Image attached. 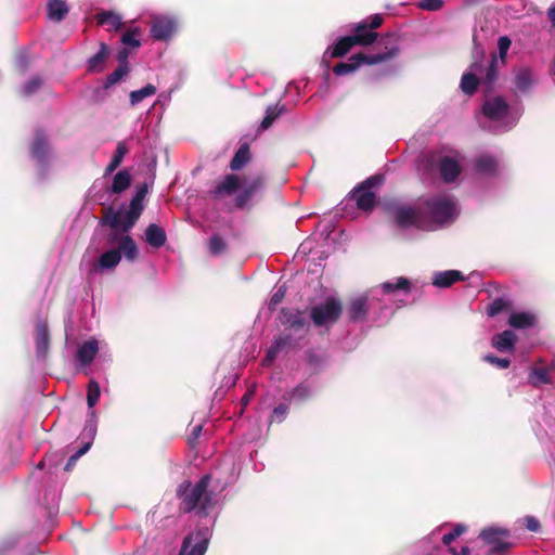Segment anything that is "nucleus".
<instances>
[{"label": "nucleus", "instance_id": "nucleus-41", "mask_svg": "<svg viewBox=\"0 0 555 555\" xmlns=\"http://www.w3.org/2000/svg\"><path fill=\"white\" fill-rule=\"evenodd\" d=\"M496 59L492 57L489 66L487 68L483 67L482 76H479L488 87H491L496 79Z\"/></svg>", "mask_w": 555, "mask_h": 555}, {"label": "nucleus", "instance_id": "nucleus-43", "mask_svg": "<svg viewBox=\"0 0 555 555\" xmlns=\"http://www.w3.org/2000/svg\"><path fill=\"white\" fill-rule=\"evenodd\" d=\"M289 404L288 401L283 400V402L276 405L272 412L271 422L282 423L287 415Z\"/></svg>", "mask_w": 555, "mask_h": 555}, {"label": "nucleus", "instance_id": "nucleus-55", "mask_svg": "<svg viewBox=\"0 0 555 555\" xmlns=\"http://www.w3.org/2000/svg\"><path fill=\"white\" fill-rule=\"evenodd\" d=\"M27 56H26V53H20L17 55V59H16V66L21 69V70H25L26 67H27Z\"/></svg>", "mask_w": 555, "mask_h": 555}, {"label": "nucleus", "instance_id": "nucleus-14", "mask_svg": "<svg viewBox=\"0 0 555 555\" xmlns=\"http://www.w3.org/2000/svg\"><path fill=\"white\" fill-rule=\"evenodd\" d=\"M462 169L459 154L446 155L439 162V173L446 183L454 182L461 175Z\"/></svg>", "mask_w": 555, "mask_h": 555}, {"label": "nucleus", "instance_id": "nucleus-47", "mask_svg": "<svg viewBox=\"0 0 555 555\" xmlns=\"http://www.w3.org/2000/svg\"><path fill=\"white\" fill-rule=\"evenodd\" d=\"M483 360L490 364L498 366L499 369H507L511 364V361L506 358H498L493 354H486Z\"/></svg>", "mask_w": 555, "mask_h": 555}, {"label": "nucleus", "instance_id": "nucleus-62", "mask_svg": "<svg viewBox=\"0 0 555 555\" xmlns=\"http://www.w3.org/2000/svg\"><path fill=\"white\" fill-rule=\"evenodd\" d=\"M327 79H328V75H326L325 86H328Z\"/></svg>", "mask_w": 555, "mask_h": 555}, {"label": "nucleus", "instance_id": "nucleus-25", "mask_svg": "<svg viewBox=\"0 0 555 555\" xmlns=\"http://www.w3.org/2000/svg\"><path fill=\"white\" fill-rule=\"evenodd\" d=\"M145 240L151 247L160 248L165 245L167 235L159 225L151 223L145 230Z\"/></svg>", "mask_w": 555, "mask_h": 555}, {"label": "nucleus", "instance_id": "nucleus-48", "mask_svg": "<svg viewBox=\"0 0 555 555\" xmlns=\"http://www.w3.org/2000/svg\"><path fill=\"white\" fill-rule=\"evenodd\" d=\"M129 152V147L125 141L118 142L116 150L114 152V155L112 157V160L121 164L125 155Z\"/></svg>", "mask_w": 555, "mask_h": 555}, {"label": "nucleus", "instance_id": "nucleus-28", "mask_svg": "<svg viewBox=\"0 0 555 555\" xmlns=\"http://www.w3.org/2000/svg\"><path fill=\"white\" fill-rule=\"evenodd\" d=\"M508 324L517 330L530 328L535 325V317L530 312H514L508 318Z\"/></svg>", "mask_w": 555, "mask_h": 555}, {"label": "nucleus", "instance_id": "nucleus-49", "mask_svg": "<svg viewBox=\"0 0 555 555\" xmlns=\"http://www.w3.org/2000/svg\"><path fill=\"white\" fill-rule=\"evenodd\" d=\"M285 294H286L285 286L281 285V286L276 287L275 292L271 296V299L269 302V308L274 309L283 300Z\"/></svg>", "mask_w": 555, "mask_h": 555}, {"label": "nucleus", "instance_id": "nucleus-31", "mask_svg": "<svg viewBox=\"0 0 555 555\" xmlns=\"http://www.w3.org/2000/svg\"><path fill=\"white\" fill-rule=\"evenodd\" d=\"M313 390L308 384H300L295 387L291 392L283 396V400L289 403H300L309 399Z\"/></svg>", "mask_w": 555, "mask_h": 555}, {"label": "nucleus", "instance_id": "nucleus-7", "mask_svg": "<svg viewBox=\"0 0 555 555\" xmlns=\"http://www.w3.org/2000/svg\"><path fill=\"white\" fill-rule=\"evenodd\" d=\"M145 192L140 190L132 197L129 206H121L106 216L105 222L115 231L128 232L135 224L143 210Z\"/></svg>", "mask_w": 555, "mask_h": 555}, {"label": "nucleus", "instance_id": "nucleus-44", "mask_svg": "<svg viewBox=\"0 0 555 555\" xmlns=\"http://www.w3.org/2000/svg\"><path fill=\"white\" fill-rule=\"evenodd\" d=\"M139 29L134 28L132 30H128L121 36V42L125 46L131 47V48H138L140 47V40H139Z\"/></svg>", "mask_w": 555, "mask_h": 555}, {"label": "nucleus", "instance_id": "nucleus-58", "mask_svg": "<svg viewBox=\"0 0 555 555\" xmlns=\"http://www.w3.org/2000/svg\"><path fill=\"white\" fill-rule=\"evenodd\" d=\"M118 166H119L118 163L111 159L109 164L105 168L104 176L106 177V176L113 173L117 169Z\"/></svg>", "mask_w": 555, "mask_h": 555}, {"label": "nucleus", "instance_id": "nucleus-17", "mask_svg": "<svg viewBox=\"0 0 555 555\" xmlns=\"http://www.w3.org/2000/svg\"><path fill=\"white\" fill-rule=\"evenodd\" d=\"M483 74V64L481 62L475 61L468 73H465L461 79V89L466 94H473L479 82V76Z\"/></svg>", "mask_w": 555, "mask_h": 555}, {"label": "nucleus", "instance_id": "nucleus-10", "mask_svg": "<svg viewBox=\"0 0 555 555\" xmlns=\"http://www.w3.org/2000/svg\"><path fill=\"white\" fill-rule=\"evenodd\" d=\"M210 535L208 527L198 528L185 537L179 555H205Z\"/></svg>", "mask_w": 555, "mask_h": 555}, {"label": "nucleus", "instance_id": "nucleus-18", "mask_svg": "<svg viewBox=\"0 0 555 555\" xmlns=\"http://www.w3.org/2000/svg\"><path fill=\"white\" fill-rule=\"evenodd\" d=\"M99 343L95 338H91L85 343H82L77 349V360L80 365L86 366L89 365L96 353L99 352Z\"/></svg>", "mask_w": 555, "mask_h": 555}, {"label": "nucleus", "instance_id": "nucleus-24", "mask_svg": "<svg viewBox=\"0 0 555 555\" xmlns=\"http://www.w3.org/2000/svg\"><path fill=\"white\" fill-rule=\"evenodd\" d=\"M464 280V274L457 270H447L436 272L433 278V284L437 287H449L457 281Z\"/></svg>", "mask_w": 555, "mask_h": 555}, {"label": "nucleus", "instance_id": "nucleus-21", "mask_svg": "<svg viewBox=\"0 0 555 555\" xmlns=\"http://www.w3.org/2000/svg\"><path fill=\"white\" fill-rule=\"evenodd\" d=\"M37 357L44 358L49 350V331L44 321H38L36 325Z\"/></svg>", "mask_w": 555, "mask_h": 555}, {"label": "nucleus", "instance_id": "nucleus-30", "mask_svg": "<svg viewBox=\"0 0 555 555\" xmlns=\"http://www.w3.org/2000/svg\"><path fill=\"white\" fill-rule=\"evenodd\" d=\"M96 21L102 26H107L108 30L117 31L122 27L121 17L111 11H103L96 14Z\"/></svg>", "mask_w": 555, "mask_h": 555}, {"label": "nucleus", "instance_id": "nucleus-6", "mask_svg": "<svg viewBox=\"0 0 555 555\" xmlns=\"http://www.w3.org/2000/svg\"><path fill=\"white\" fill-rule=\"evenodd\" d=\"M385 51L372 55L358 53L352 55L348 62H341L335 65L333 72L337 76L350 74L358 69L362 64H377L396 57L400 51L399 38L397 35L389 34L382 39Z\"/></svg>", "mask_w": 555, "mask_h": 555}, {"label": "nucleus", "instance_id": "nucleus-34", "mask_svg": "<svg viewBox=\"0 0 555 555\" xmlns=\"http://www.w3.org/2000/svg\"><path fill=\"white\" fill-rule=\"evenodd\" d=\"M101 396L100 384L95 379H91L87 386V405L88 410H94Z\"/></svg>", "mask_w": 555, "mask_h": 555}, {"label": "nucleus", "instance_id": "nucleus-2", "mask_svg": "<svg viewBox=\"0 0 555 555\" xmlns=\"http://www.w3.org/2000/svg\"><path fill=\"white\" fill-rule=\"evenodd\" d=\"M225 487L227 482L220 483L212 474L205 475L194 486L181 485L178 495L182 501V509L186 513L197 509L198 513L208 515L209 511L219 502L216 492H221Z\"/></svg>", "mask_w": 555, "mask_h": 555}, {"label": "nucleus", "instance_id": "nucleus-23", "mask_svg": "<svg viewBox=\"0 0 555 555\" xmlns=\"http://www.w3.org/2000/svg\"><path fill=\"white\" fill-rule=\"evenodd\" d=\"M292 338L288 335H281L274 339L272 345L268 348L267 354L262 360L263 366H269L276 359L278 354L291 344Z\"/></svg>", "mask_w": 555, "mask_h": 555}, {"label": "nucleus", "instance_id": "nucleus-61", "mask_svg": "<svg viewBox=\"0 0 555 555\" xmlns=\"http://www.w3.org/2000/svg\"><path fill=\"white\" fill-rule=\"evenodd\" d=\"M76 461H77V460H76V459H74V455H72V456L68 459V461H67V463H66V465H65V469H66V470H69V469L75 465Z\"/></svg>", "mask_w": 555, "mask_h": 555}, {"label": "nucleus", "instance_id": "nucleus-16", "mask_svg": "<svg viewBox=\"0 0 555 555\" xmlns=\"http://www.w3.org/2000/svg\"><path fill=\"white\" fill-rule=\"evenodd\" d=\"M263 185L261 177H255L246 180L240 194L236 196V206L246 207L249 202L260 192Z\"/></svg>", "mask_w": 555, "mask_h": 555}, {"label": "nucleus", "instance_id": "nucleus-53", "mask_svg": "<svg viewBox=\"0 0 555 555\" xmlns=\"http://www.w3.org/2000/svg\"><path fill=\"white\" fill-rule=\"evenodd\" d=\"M498 47H499V52H500V56L502 59L505 57L509 47H511V40L508 37L504 36V37H500L499 39V42H498Z\"/></svg>", "mask_w": 555, "mask_h": 555}, {"label": "nucleus", "instance_id": "nucleus-27", "mask_svg": "<svg viewBox=\"0 0 555 555\" xmlns=\"http://www.w3.org/2000/svg\"><path fill=\"white\" fill-rule=\"evenodd\" d=\"M499 169V160L492 155H480L476 159V170L480 175L491 176L494 175Z\"/></svg>", "mask_w": 555, "mask_h": 555}, {"label": "nucleus", "instance_id": "nucleus-1", "mask_svg": "<svg viewBox=\"0 0 555 555\" xmlns=\"http://www.w3.org/2000/svg\"><path fill=\"white\" fill-rule=\"evenodd\" d=\"M459 212L455 199L449 195L422 198L413 206L400 204L391 207L398 227L424 231H437L453 223Z\"/></svg>", "mask_w": 555, "mask_h": 555}, {"label": "nucleus", "instance_id": "nucleus-5", "mask_svg": "<svg viewBox=\"0 0 555 555\" xmlns=\"http://www.w3.org/2000/svg\"><path fill=\"white\" fill-rule=\"evenodd\" d=\"M117 241V248L109 249L103 253L91 267V272L101 273L104 271L115 269L121 260V256L125 257L127 261L133 262L139 255V249L137 243L129 235H121L117 237L114 233L109 240L111 243Z\"/></svg>", "mask_w": 555, "mask_h": 555}, {"label": "nucleus", "instance_id": "nucleus-13", "mask_svg": "<svg viewBox=\"0 0 555 555\" xmlns=\"http://www.w3.org/2000/svg\"><path fill=\"white\" fill-rule=\"evenodd\" d=\"M508 537L507 530L494 527L486 528L480 532V538L489 545V555H499L511 547Z\"/></svg>", "mask_w": 555, "mask_h": 555}, {"label": "nucleus", "instance_id": "nucleus-26", "mask_svg": "<svg viewBox=\"0 0 555 555\" xmlns=\"http://www.w3.org/2000/svg\"><path fill=\"white\" fill-rule=\"evenodd\" d=\"M47 12L49 20L59 23L66 17L69 8L64 0H49L47 3Z\"/></svg>", "mask_w": 555, "mask_h": 555}, {"label": "nucleus", "instance_id": "nucleus-8", "mask_svg": "<svg viewBox=\"0 0 555 555\" xmlns=\"http://www.w3.org/2000/svg\"><path fill=\"white\" fill-rule=\"evenodd\" d=\"M366 24L359 23L354 27L353 34L340 38L332 49L324 53V57H340L351 50L356 44L370 46L377 39V34L374 31H365Z\"/></svg>", "mask_w": 555, "mask_h": 555}, {"label": "nucleus", "instance_id": "nucleus-4", "mask_svg": "<svg viewBox=\"0 0 555 555\" xmlns=\"http://www.w3.org/2000/svg\"><path fill=\"white\" fill-rule=\"evenodd\" d=\"M410 291V282L405 278H397L382 284L379 289H373L370 294L353 299L349 306V317L353 322L362 321L370 308L373 307V300L377 299V294L382 293L387 296V300H392L399 292L408 294Z\"/></svg>", "mask_w": 555, "mask_h": 555}, {"label": "nucleus", "instance_id": "nucleus-9", "mask_svg": "<svg viewBox=\"0 0 555 555\" xmlns=\"http://www.w3.org/2000/svg\"><path fill=\"white\" fill-rule=\"evenodd\" d=\"M341 314V302L335 297H328L324 302L311 309V319L317 326H330Z\"/></svg>", "mask_w": 555, "mask_h": 555}, {"label": "nucleus", "instance_id": "nucleus-54", "mask_svg": "<svg viewBox=\"0 0 555 555\" xmlns=\"http://www.w3.org/2000/svg\"><path fill=\"white\" fill-rule=\"evenodd\" d=\"M525 525L528 530L533 531V532L538 531L539 527H540L538 519H535L534 517H531V516H528L525 518Z\"/></svg>", "mask_w": 555, "mask_h": 555}, {"label": "nucleus", "instance_id": "nucleus-19", "mask_svg": "<svg viewBox=\"0 0 555 555\" xmlns=\"http://www.w3.org/2000/svg\"><path fill=\"white\" fill-rule=\"evenodd\" d=\"M516 341L517 337L515 333L506 330L500 334L494 335L492 337L491 344L498 351L508 352L514 350Z\"/></svg>", "mask_w": 555, "mask_h": 555}, {"label": "nucleus", "instance_id": "nucleus-3", "mask_svg": "<svg viewBox=\"0 0 555 555\" xmlns=\"http://www.w3.org/2000/svg\"><path fill=\"white\" fill-rule=\"evenodd\" d=\"M482 113L487 118L483 128L495 133H503L518 122L522 115V108L519 105H508L501 96H494L486 100Z\"/></svg>", "mask_w": 555, "mask_h": 555}, {"label": "nucleus", "instance_id": "nucleus-12", "mask_svg": "<svg viewBox=\"0 0 555 555\" xmlns=\"http://www.w3.org/2000/svg\"><path fill=\"white\" fill-rule=\"evenodd\" d=\"M178 28V21L171 15H153L151 18V36L158 41L169 40Z\"/></svg>", "mask_w": 555, "mask_h": 555}, {"label": "nucleus", "instance_id": "nucleus-57", "mask_svg": "<svg viewBox=\"0 0 555 555\" xmlns=\"http://www.w3.org/2000/svg\"><path fill=\"white\" fill-rule=\"evenodd\" d=\"M128 55L129 51L127 49H122L118 52L117 60L119 64H127L128 65Z\"/></svg>", "mask_w": 555, "mask_h": 555}, {"label": "nucleus", "instance_id": "nucleus-33", "mask_svg": "<svg viewBox=\"0 0 555 555\" xmlns=\"http://www.w3.org/2000/svg\"><path fill=\"white\" fill-rule=\"evenodd\" d=\"M284 112V106L270 105L266 109L263 119L260 122L259 129L266 130L272 126L275 119L281 116Z\"/></svg>", "mask_w": 555, "mask_h": 555}, {"label": "nucleus", "instance_id": "nucleus-32", "mask_svg": "<svg viewBox=\"0 0 555 555\" xmlns=\"http://www.w3.org/2000/svg\"><path fill=\"white\" fill-rule=\"evenodd\" d=\"M130 183V173L127 170H120L113 178L112 192L115 194L121 193L129 188Z\"/></svg>", "mask_w": 555, "mask_h": 555}, {"label": "nucleus", "instance_id": "nucleus-51", "mask_svg": "<svg viewBox=\"0 0 555 555\" xmlns=\"http://www.w3.org/2000/svg\"><path fill=\"white\" fill-rule=\"evenodd\" d=\"M420 8L427 11H438L442 8V0H421Z\"/></svg>", "mask_w": 555, "mask_h": 555}, {"label": "nucleus", "instance_id": "nucleus-20", "mask_svg": "<svg viewBox=\"0 0 555 555\" xmlns=\"http://www.w3.org/2000/svg\"><path fill=\"white\" fill-rule=\"evenodd\" d=\"M240 185V180L235 175H227L211 191L214 197L219 198L234 193Z\"/></svg>", "mask_w": 555, "mask_h": 555}, {"label": "nucleus", "instance_id": "nucleus-40", "mask_svg": "<svg viewBox=\"0 0 555 555\" xmlns=\"http://www.w3.org/2000/svg\"><path fill=\"white\" fill-rule=\"evenodd\" d=\"M42 85L43 79L39 76H34L21 88V93L24 96H30L35 94Z\"/></svg>", "mask_w": 555, "mask_h": 555}, {"label": "nucleus", "instance_id": "nucleus-45", "mask_svg": "<svg viewBox=\"0 0 555 555\" xmlns=\"http://www.w3.org/2000/svg\"><path fill=\"white\" fill-rule=\"evenodd\" d=\"M225 242L221 236L215 234L209 240V251L210 254L217 256L222 254L225 250Z\"/></svg>", "mask_w": 555, "mask_h": 555}, {"label": "nucleus", "instance_id": "nucleus-35", "mask_svg": "<svg viewBox=\"0 0 555 555\" xmlns=\"http://www.w3.org/2000/svg\"><path fill=\"white\" fill-rule=\"evenodd\" d=\"M249 160V149L246 144L241 145L231 160L230 168L232 170H240Z\"/></svg>", "mask_w": 555, "mask_h": 555}, {"label": "nucleus", "instance_id": "nucleus-42", "mask_svg": "<svg viewBox=\"0 0 555 555\" xmlns=\"http://www.w3.org/2000/svg\"><path fill=\"white\" fill-rule=\"evenodd\" d=\"M292 327H304L307 323L306 317L302 312L296 311L289 314H285V321Z\"/></svg>", "mask_w": 555, "mask_h": 555}, {"label": "nucleus", "instance_id": "nucleus-22", "mask_svg": "<svg viewBox=\"0 0 555 555\" xmlns=\"http://www.w3.org/2000/svg\"><path fill=\"white\" fill-rule=\"evenodd\" d=\"M109 54V49L105 43L100 44L99 51L88 59L87 70L90 73H101L105 68V63Z\"/></svg>", "mask_w": 555, "mask_h": 555}, {"label": "nucleus", "instance_id": "nucleus-52", "mask_svg": "<svg viewBox=\"0 0 555 555\" xmlns=\"http://www.w3.org/2000/svg\"><path fill=\"white\" fill-rule=\"evenodd\" d=\"M361 23L366 24L365 31H373L374 29L378 28L383 23V17L379 14H375L371 16L367 20L362 21Z\"/></svg>", "mask_w": 555, "mask_h": 555}, {"label": "nucleus", "instance_id": "nucleus-59", "mask_svg": "<svg viewBox=\"0 0 555 555\" xmlns=\"http://www.w3.org/2000/svg\"><path fill=\"white\" fill-rule=\"evenodd\" d=\"M202 434V425H195L191 433V440H196Z\"/></svg>", "mask_w": 555, "mask_h": 555}, {"label": "nucleus", "instance_id": "nucleus-56", "mask_svg": "<svg viewBox=\"0 0 555 555\" xmlns=\"http://www.w3.org/2000/svg\"><path fill=\"white\" fill-rule=\"evenodd\" d=\"M90 447H91V442L90 441L85 442L82 444V447L73 454L74 459L78 460L80 456H82L85 453L88 452Z\"/></svg>", "mask_w": 555, "mask_h": 555}, {"label": "nucleus", "instance_id": "nucleus-36", "mask_svg": "<svg viewBox=\"0 0 555 555\" xmlns=\"http://www.w3.org/2000/svg\"><path fill=\"white\" fill-rule=\"evenodd\" d=\"M533 79H532V73L528 68H521L517 74L515 78V85L516 88L519 91H527L532 86Z\"/></svg>", "mask_w": 555, "mask_h": 555}, {"label": "nucleus", "instance_id": "nucleus-11", "mask_svg": "<svg viewBox=\"0 0 555 555\" xmlns=\"http://www.w3.org/2000/svg\"><path fill=\"white\" fill-rule=\"evenodd\" d=\"M380 183V177H371L352 191L351 199L356 202L359 209L367 211L374 207L375 194L372 189L379 185Z\"/></svg>", "mask_w": 555, "mask_h": 555}, {"label": "nucleus", "instance_id": "nucleus-15", "mask_svg": "<svg viewBox=\"0 0 555 555\" xmlns=\"http://www.w3.org/2000/svg\"><path fill=\"white\" fill-rule=\"evenodd\" d=\"M30 152L33 158L37 162L40 167H44L50 159V147L47 137L43 132L38 131L30 145Z\"/></svg>", "mask_w": 555, "mask_h": 555}, {"label": "nucleus", "instance_id": "nucleus-50", "mask_svg": "<svg viewBox=\"0 0 555 555\" xmlns=\"http://www.w3.org/2000/svg\"><path fill=\"white\" fill-rule=\"evenodd\" d=\"M505 306H506V304L503 299H501V298L495 299L488 307V310H487L488 315L494 317V315L499 314L500 312H502L504 310Z\"/></svg>", "mask_w": 555, "mask_h": 555}, {"label": "nucleus", "instance_id": "nucleus-46", "mask_svg": "<svg viewBox=\"0 0 555 555\" xmlns=\"http://www.w3.org/2000/svg\"><path fill=\"white\" fill-rule=\"evenodd\" d=\"M529 380L532 385L538 386L541 384H546L548 382L547 371L544 369H534L531 371L529 375Z\"/></svg>", "mask_w": 555, "mask_h": 555}, {"label": "nucleus", "instance_id": "nucleus-38", "mask_svg": "<svg viewBox=\"0 0 555 555\" xmlns=\"http://www.w3.org/2000/svg\"><path fill=\"white\" fill-rule=\"evenodd\" d=\"M96 434V413L94 410L88 411V417L86 421L82 436L88 438L91 443Z\"/></svg>", "mask_w": 555, "mask_h": 555}, {"label": "nucleus", "instance_id": "nucleus-29", "mask_svg": "<svg viewBox=\"0 0 555 555\" xmlns=\"http://www.w3.org/2000/svg\"><path fill=\"white\" fill-rule=\"evenodd\" d=\"M465 531V526L456 525L453 531L449 533H444L442 537V542L446 546L449 547V552L451 555H469L470 550L468 546H462L460 552L455 550V547L451 546V542L459 538Z\"/></svg>", "mask_w": 555, "mask_h": 555}, {"label": "nucleus", "instance_id": "nucleus-39", "mask_svg": "<svg viewBox=\"0 0 555 555\" xmlns=\"http://www.w3.org/2000/svg\"><path fill=\"white\" fill-rule=\"evenodd\" d=\"M129 67L127 64H119L118 67L107 76L104 87L109 88L119 82L125 76H127Z\"/></svg>", "mask_w": 555, "mask_h": 555}, {"label": "nucleus", "instance_id": "nucleus-37", "mask_svg": "<svg viewBox=\"0 0 555 555\" xmlns=\"http://www.w3.org/2000/svg\"><path fill=\"white\" fill-rule=\"evenodd\" d=\"M156 93V87L153 85H146L145 87L131 91L129 94L130 98V104L137 105L140 102H142L145 98L152 96Z\"/></svg>", "mask_w": 555, "mask_h": 555}, {"label": "nucleus", "instance_id": "nucleus-60", "mask_svg": "<svg viewBox=\"0 0 555 555\" xmlns=\"http://www.w3.org/2000/svg\"><path fill=\"white\" fill-rule=\"evenodd\" d=\"M254 396V390H248L242 398V405L246 406Z\"/></svg>", "mask_w": 555, "mask_h": 555}]
</instances>
